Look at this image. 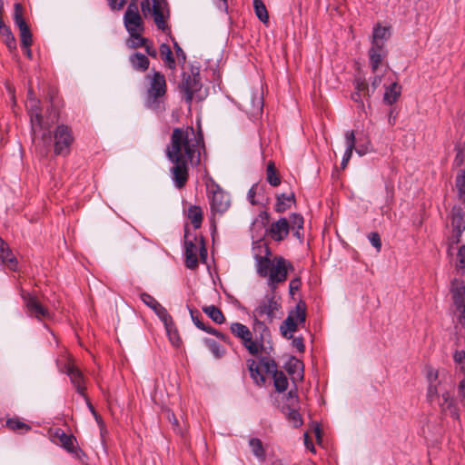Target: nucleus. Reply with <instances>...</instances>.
Segmentation results:
<instances>
[{
  "instance_id": "f257e3e1",
  "label": "nucleus",
  "mask_w": 465,
  "mask_h": 465,
  "mask_svg": "<svg viewBox=\"0 0 465 465\" xmlns=\"http://www.w3.org/2000/svg\"><path fill=\"white\" fill-rule=\"evenodd\" d=\"M202 148H204L202 131L195 134L193 126L175 127L166 146L165 154L169 161L182 159L195 162V165H198Z\"/></svg>"
},
{
  "instance_id": "f03ea898",
  "label": "nucleus",
  "mask_w": 465,
  "mask_h": 465,
  "mask_svg": "<svg viewBox=\"0 0 465 465\" xmlns=\"http://www.w3.org/2000/svg\"><path fill=\"white\" fill-rule=\"evenodd\" d=\"M256 272L260 277L267 278V284L272 292L280 283L287 280L289 271H293L292 264L282 256L271 258L272 251L266 243H259L253 248Z\"/></svg>"
},
{
  "instance_id": "7ed1b4c3",
  "label": "nucleus",
  "mask_w": 465,
  "mask_h": 465,
  "mask_svg": "<svg viewBox=\"0 0 465 465\" xmlns=\"http://www.w3.org/2000/svg\"><path fill=\"white\" fill-rule=\"evenodd\" d=\"M147 81L145 106L154 112L164 110L163 100L167 91L166 79L163 74L153 70L146 74Z\"/></svg>"
},
{
  "instance_id": "20e7f679",
  "label": "nucleus",
  "mask_w": 465,
  "mask_h": 465,
  "mask_svg": "<svg viewBox=\"0 0 465 465\" xmlns=\"http://www.w3.org/2000/svg\"><path fill=\"white\" fill-rule=\"evenodd\" d=\"M203 84L199 74H183L182 83L179 85L185 103L190 106L193 99L203 101L206 92L202 90Z\"/></svg>"
},
{
  "instance_id": "39448f33",
  "label": "nucleus",
  "mask_w": 465,
  "mask_h": 465,
  "mask_svg": "<svg viewBox=\"0 0 465 465\" xmlns=\"http://www.w3.org/2000/svg\"><path fill=\"white\" fill-rule=\"evenodd\" d=\"M230 330L236 338L241 340L242 346L250 354L256 356L261 352L263 348L262 342H258L252 339V333L246 325L240 322H232Z\"/></svg>"
},
{
  "instance_id": "423d86ee",
  "label": "nucleus",
  "mask_w": 465,
  "mask_h": 465,
  "mask_svg": "<svg viewBox=\"0 0 465 465\" xmlns=\"http://www.w3.org/2000/svg\"><path fill=\"white\" fill-rule=\"evenodd\" d=\"M74 135L71 127L64 124H58L54 132V153L56 155L70 153Z\"/></svg>"
},
{
  "instance_id": "0eeeda50",
  "label": "nucleus",
  "mask_w": 465,
  "mask_h": 465,
  "mask_svg": "<svg viewBox=\"0 0 465 465\" xmlns=\"http://www.w3.org/2000/svg\"><path fill=\"white\" fill-rule=\"evenodd\" d=\"M124 24L130 36H137L139 32H143V21L139 14L137 3L128 5L124 15Z\"/></svg>"
},
{
  "instance_id": "6e6552de",
  "label": "nucleus",
  "mask_w": 465,
  "mask_h": 465,
  "mask_svg": "<svg viewBox=\"0 0 465 465\" xmlns=\"http://www.w3.org/2000/svg\"><path fill=\"white\" fill-rule=\"evenodd\" d=\"M281 307V304L275 299L273 294L266 295L259 305L253 311V317L261 318L268 322H272L275 317V312Z\"/></svg>"
},
{
  "instance_id": "1a4fd4ad",
  "label": "nucleus",
  "mask_w": 465,
  "mask_h": 465,
  "mask_svg": "<svg viewBox=\"0 0 465 465\" xmlns=\"http://www.w3.org/2000/svg\"><path fill=\"white\" fill-rule=\"evenodd\" d=\"M59 370L60 371L66 373L69 376L70 381L74 386L76 391L87 399L85 395L86 387L84 385V375L80 370L74 365L71 360L68 359L66 362L59 366Z\"/></svg>"
},
{
  "instance_id": "9d476101",
  "label": "nucleus",
  "mask_w": 465,
  "mask_h": 465,
  "mask_svg": "<svg viewBox=\"0 0 465 465\" xmlns=\"http://www.w3.org/2000/svg\"><path fill=\"white\" fill-rule=\"evenodd\" d=\"M210 197L211 208L213 213H223L230 207V196L218 184H213Z\"/></svg>"
},
{
  "instance_id": "9b49d317",
  "label": "nucleus",
  "mask_w": 465,
  "mask_h": 465,
  "mask_svg": "<svg viewBox=\"0 0 465 465\" xmlns=\"http://www.w3.org/2000/svg\"><path fill=\"white\" fill-rule=\"evenodd\" d=\"M26 108L30 116L31 127L33 134L35 136L37 131L44 128V121L42 116V109L40 101L36 98H29L26 101Z\"/></svg>"
},
{
  "instance_id": "f8f14e48",
  "label": "nucleus",
  "mask_w": 465,
  "mask_h": 465,
  "mask_svg": "<svg viewBox=\"0 0 465 465\" xmlns=\"http://www.w3.org/2000/svg\"><path fill=\"white\" fill-rule=\"evenodd\" d=\"M173 163V166L171 168L172 178L174 183V185L181 189L183 188L187 180H188V165L189 163L195 165V162H189L185 160L179 159V161H170Z\"/></svg>"
},
{
  "instance_id": "ddd939ff",
  "label": "nucleus",
  "mask_w": 465,
  "mask_h": 465,
  "mask_svg": "<svg viewBox=\"0 0 465 465\" xmlns=\"http://www.w3.org/2000/svg\"><path fill=\"white\" fill-rule=\"evenodd\" d=\"M184 238L185 265L187 268L193 270L198 266L197 252H199V247L195 243V242L197 241V237L194 235L191 239L187 232V229H185Z\"/></svg>"
},
{
  "instance_id": "4468645a",
  "label": "nucleus",
  "mask_w": 465,
  "mask_h": 465,
  "mask_svg": "<svg viewBox=\"0 0 465 465\" xmlns=\"http://www.w3.org/2000/svg\"><path fill=\"white\" fill-rule=\"evenodd\" d=\"M388 54L387 46H381L380 45H371L368 55L372 74L378 73L380 67L383 64V62L388 56Z\"/></svg>"
},
{
  "instance_id": "2eb2a0df",
  "label": "nucleus",
  "mask_w": 465,
  "mask_h": 465,
  "mask_svg": "<svg viewBox=\"0 0 465 465\" xmlns=\"http://www.w3.org/2000/svg\"><path fill=\"white\" fill-rule=\"evenodd\" d=\"M291 230L289 221L285 217H281L278 221L272 223L267 230L268 235L275 242H282L287 238Z\"/></svg>"
},
{
  "instance_id": "dca6fc26",
  "label": "nucleus",
  "mask_w": 465,
  "mask_h": 465,
  "mask_svg": "<svg viewBox=\"0 0 465 465\" xmlns=\"http://www.w3.org/2000/svg\"><path fill=\"white\" fill-rule=\"evenodd\" d=\"M25 304L27 309V313L31 317H35L39 320L49 317V312L45 308L35 296L26 293L23 295Z\"/></svg>"
},
{
  "instance_id": "f3484780",
  "label": "nucleus",
  "mask_w": 465,
  "mask_h": 465,
  "mask_svg": "<svg viewBox=\"0 0 465 465\" xmlns=\"http://www.w3.org/2000/svg\"><path fill=\"white\" fill-rule=\"evenodd\" d=\"M451 226L453 228V241L458 243L460 241L461 233L465 230V213L460 207L452 209Z\"/></svg>"
},
{
  "instance_id": "a211bd4d",
  "label": "nucleus",
  "mask_w": 465,
  "mask_h": 465,
  "mask_svg": "<svg viewBox=\"0 0 465 465\" xmlns=\"http://www.w3.org/2000/svg\"><path fill=\"white\" fill-rule=\"evenodd\" d=\"M141 300L151 309L154 311L157 316L161 319V321L167 324V322L171 321V316L168 313L167 310L162 306L152 295L148 293H142Z\"/></svg>"
},
{
  "instance_id": "6ab92c4d",
  "label": "nucleus",
  "mask_w": 465,
  "mask_h": 465,
  "mask_svg": "<svg viewBox=\"0 0 465 465\" xmlns=\"http://www.w3.org/2000/svg\"><path fill=\"white\" fill-rule=\"evenodd\" d=\"M54 436L58 438L59 444L69 453L78 456L80 449L76 445V438L72 434H66L63 430L58 429Z\"/></svg>"
},
{
  "instance_id": "aec40b11",
  "label": "nucleus",
  "mask_w": 465,
  "mask_h": 465,
  "mask_svg": "<svg viewBox=\"0 0 465 465\" xmlns=\"http://www.w3.org/2000/svg\"><path fill=\"white\" fill-rule=\"evenodd\" d=\"M441 400L442 401L439 402L441 411L449 414L454 420H460L459 408L448 391L441 394Z\"/></svg>"
},
{
  "instance_id": "412c9836",
  "label": "nucleus",
  "mask_w": 465,
  "mask_h": 465,
  "mask_svg": "<svg viewBox=\"0 0 465 465\" xmlns=\"http://www.w3.org/2000/svg\"><path fill=\"white\" fill-rule=\"evenodd\" d=\"M453 302L457 310H461V307L465 306V285L462 282L454 280L451 282L450 289Z\"/></svg>"
},
{
  "instance_id": "4be33fe9",
  "label": "nucleus",
  "mask_w": 465,
  "mask_h": 465,
  "mask_svg": "<svg viewBox=\"0 0 465 465\" xmlns=\"http://www.w3.org/2000/svg\"><path fill=\"white\" fill-rule=\"evenodd\" d=\"M391 35V32L390 26H381L380 25H377L373 28L371 45L386 46V43L390 39Z\"/></svg>"
},
{
  "instance_id": "5701e85b",
  "label": "nucleus",
  "mask_w": 465,
  "mask_h": 465,
  "mask_svg": "<svg viewBox=\"0 0 465 465\" xmlns=\"http://www.w3.org/2000/svg\"><path fill=\"white\" fill-rule=\"evenodd\" d=\"M346 150L342 157L341 167L346 168L350 159L351 158L352 153L355 148V134L354 131H349L345 134Z\"/></svg>"
},
{
  "instance_id": "b1692460",
  "label": "nucleus",
  "mask_w": 465,
  "mask_h": 465,
  "mask_svg": "<svg viewBox=\"0 0 465 465\" xmlns=\"http://www.w3.org/2000/svg\"><path fill=\"white\" fill-rule=\"evenodd\" d=\"M132 67L139 72H145L149 68L150 61L146 55L142 53L135 52L129 57Z\"/></svg>"
},
{
  "instance_id": "393cba45",
  "label": "nucleus",
  "mask_w": 465,
  "mask_h": 465,
  "mask_svg": "<svg viewBox=\"0 0 465 465\" xmlns=\"http://www.w3.org/2000/svg\"><path fill=\"white\" fill-rule=\"evenodd\" d=\"M295 203V196L293 193L290 194L282 193L276 196V203L274 210L277 213H284L291 208L292 204Z\"/></svg>"
},
{
  "instance_id": "a878e982",
  "label": "nucleus",
  "mask_w": 465,
  "mask_h": 465,
  "mask_svg": "<svg viewBox=\"0 0 465 465\" xmlns=\"http://www.w3.org/2000/svg\"><path fill=\"white\" fill-rule=\"evenodd\" d=\"M401 85L398 84V83H391L389 86L385 88L383 102L389 105L393 104L401 96Z\"/></svg>"
},
{
  "instance_id": "bb28decb",
  "label": "nucleus",
  "mask_w": 465,
  "mask_h": 465,
  "mask_svg": "<svg viewBox=\"0 0 465 465\" xmlns=\"http://www.w3.org/2000/svg\"><path fill=\"white\" fill-rule=\"evenodd\" d=\"M0 34L4 37V41L9 50L16 49V40L8 25L5 24L0 17Z\"/></svg>"
},
{
  "instance_id": "cd10ccee",
  "label": "nucleus",
  "mask_w": 465,
  "mask_h": 465,
  "mask_svg": "<svg viewBox=\"0 0 465 465\" xmlns=\"http://www.w3.org/2000/svg\"><path fill=\"white\" fill-rule=\"evenodd\" d=\"M282 335L286 339H292V332L297 331V322L294 321V315L289 314L280 326Z\"/></svg>"
},
{
  "instance_id": "c85d7f7f",
  "label": "nucleus",
  "mask_w": 465,
  "mask_h": 465,
  "mask_svg": "<svg viewBox=\"0 0 465 465\" xmlns=\"http://www.w3.org/2000/svg\"><path fill=\"white\" fill-rule=\"evenodd\" d=\"M203 213L200 206L191 205L187 210V218L192 223L194 229H199L202 225Z\"/></svg>"
},
{
  "instance_id": "c756f323",
  "label": "nucleus",
  "mask_w": 465,
  "mask_h": 465,
  "mask_svg": "<svg viewBox=\"0 0 465 465\" xmlns=\"http://www.w3.org/2000/svg\"><path fill=\"white\" fill-rule=\"evenodd\" d=\"M159 51L165 66L172 70L175 69L176 64L170 46L167 44H162Z\"/></svg>"
},
{
  "instance_id": "7c9ffc66",
  "label": "nucleus",
  "mask_w": 465,
  "mask_h": 465,
  "mask_svg": "<svg viewBox=\"0 0 465 465\" xmlns=\"http://www.w3.org/2000/svg\"><path fill=\"white\" fill-rule=\"evenodd\" d=\"M203 312L217 324H222L225 322L223 312L214 305L203 306Z\"/></svg>"
},
{
  "instance_id": "2f4dec72",
  "label": "nucleus",
  "mask_w": 465,
  "mask_h": 465,
  "mask_svg": "<svg viewBox=\"0 0 465 465\" xmlns=\"http://www.w3.org/2000/svg\"><path fill=\"white\" fill-rule=\"evenodd\" d=\"M0 259L7 268H9L12 271H16L17 260L9 247L5 248L4 251H1Z\"/></svg>"
},
{
  "instance_id": "473e14b6",
  "label": "nucleus",
  "mask_w": 465,
  "mask_h": 465,
  "mask_svg": "<svg viewBox=\"0 0 465 465\" xmlns=\"http://www.w3.org/2000/svg\"><path fill=\"white\" fill-rule=\"evenodd\" d=\"M282 412L294 428H299L302 425V418L296 409H292L289 406L282 407Z\"/></svg>"
},
{
  "instance_id": "72a5a7b5",
  "label": "nucleus",
  "mask_w": 465,
  "mask_h": 465,
  "mask_svg": "<svg viewBox=\"0 0 465 465\" xmlns=\"http://www.w3.org/2000/svg\"><path fill=\"white\" fill-rule=\"evenodd\" d=\"M247 366L250 371L251 377L253 379L255 383L262 384L265 381L264 376L260 371L259 365L252 359L247 361Z\"/></svg>"
},
{
  "instance_id": "f704fd0d",
  "label": "nucleus",
  "mask_w": 465,
  "mask_h": 465,
  "mask_svg": "<svg viewBox=\"0 0 465 465\" xmlns=\"http://www.w3.org/2000/svg\"><path fill=\"white\" fill-rule=\"evenodd\" d=\"M266 180L272 186L274 187L281 183V178L272 161H270L267 164Z\"/></svg>"
},
{
  "instance_id": "c9c22d12",
  "label": "nucleus",
  "mask_w": 465,
  "mask_h": 465,
  "mask_svg": "<svg viewBox=\"0 0 465 465\" xmlns=\"http://www.w3.org/2000/svg\"><path fill=\"white\" fill-rule=\"evenodd\" d=\"M286 371L290 374H296L297 378L301 380L303 378V363L296 358L290 360V361L287 363Z\"/></svg>"
},
{
  "instance_id": "e433bc0d",
  "label": "nucleus",
  "mask_w": 465,
  "mask_h": 465,
  "mask_svg": "<svg viewBox=\"0 0 465 465\" xmlns=\"http://www.w3.org/2000/svg\"><path fill=\"white\" fill-rule=\"evenodd\" d=\"M249 446L256 458L262 460H265V450L261 440L257 438H252L249 440Z\"/></svg>"
},
{
  "instance_id": "4c0bfd02",
  "label": "nucleus",
  "mask_w": 465,
  "mask_h": 465,
  "mask_svg": "<svg viewBox=\"0 0 465 465\" xmlns=\"http://www.w3.org/2000/svg\"><path fill=\"white\" fill-rule=\"evenodd\" d=\"M23 5L20 3L15 4L14 6V22L15 25L19 28V31L23 30L24 28L29 27L26 24L25 20L23 17Z\"/></svg>"
},
{
  "instance_id": "58836bf2",
  "label": "nucleus",
  "mask_w": 465,
  "mask_h": 465,
  "mask_svg": "<svg viewBox=\"0 0 465 465\" xmlns=\"http://www.w3.org/2000/svg\"><path fill=\"white\" fill-rule=\"evenodd\" d=\"M253 8L259 20L267 23L269 15L264 3L262 0H253Z\"/></svg>"
},
{
  "instance_id": "ea45409f",
  "label": "nucleus",
  "mask_w": 465,
  "mask_h": 465,
  "mask_svg": "<svg viewBox=\"0 0 465 465\" xmlns=\"http://www.w3.org/2000/svg\"><path fill=\"white\" fill-rule=\"evenodd\" d=\"M167 331V335L169 337V341L174 347H179L181 344V338L177 330L174 328L172 320L167 322V324H164Z\"/></svg>"
},
{
  "instance_id": "a19ab883",
  "label": "nucleus",
  "mask_w": 465,
  "mask_h": 465,
  "mask_svg": "<svg viewBox=\"0 0 465 465\" xmlns=\"http://www.w3.org/2000/svg\"><path fill=\"white\" fill-rule=\"evenodd\" d=\"M274 386L277 391H284L288 387V380L285 374L278 371L273 374Z\"/></svg>"
},
{
  "instance_id": "79ce46f5",
  "label": "nucleus",
  "mask_w": 465,
  "mask_h": 465,
  "mask_svg": "<svg viewBox=\"0 0 465 465\" xmlns=\"http://www.w3.org/2000/svg\"><path fill=\"white\" fill-rule=\"evenodd\" d=\"M204 343L208 347V349L211 351V352L213 354V356L217 359L221 358L224 351L222 350L221 345L212 339H205Z\"/></svg>"
},
{
  "instance_id": "37998d69",
  "label": "nucleus",
  "mask_w": 465,
  "mask_h": 465,
  "mask_svg": "<svg viewBox=\"0 0 465 465\" xmlns=\"http://www.w3.org/2000/svg\"><path fill=\"white\" fill-rule=\"evenodd\" d=\"M6 426L14 431L23 430L27 431L31 429V427L28 424L21 421L18 419H8L6 420Z\"/></svg>"
},
{
  "instance_id": "c03bdc74",
  "label": "nucleus",
  "mask_w": 465,
  "mask_h": 465,
  "mask_svg": "<svg viewBox=\"0 0 465 465\" xmlns=\"http://www.w3.org/2000/svg\"><path fill=\"white\" fill-rule=\"evenodd\" d=\"M260 361L267 373L273 375L276 371H278L277 364L274 360L263 357Z\"/></svg>"
},
{
  "instance_id": "a18cd8bd",
  "label": "nucleus",
  "mask_w": 465,
  "mask_h": 465,
  "mask_svg": "<svg viewBox=\"0 0 465 465\" xmlns=\"http://www.w3.org/2000/svg\"><path fill=\"white\" fill-rule=\"evenodd\" d=\"M456 187L460 197L465 194V170L459 171L456 176Z\"/></svg>"
},
{
  "instance_id": "49530a36",
  "label": "nucleus",
  "mask_w": 465,
  "mask_h": 465,
  "mask_svg": "<svg viewBox=\"0 0 465 465\" xmlns=\"http://www.w3.org/2000/svg\"><path fill=\"white\" fill-rule=\"evenodd\" d=\"M20 38H21V46L22 47H30L31 46V45L33 43V39H32V34H31L29 27L24 28L23 30L20 31Z\"/></svg>"
},
{
  "instance_id": "de8ad7c7",
  "label": "nucleus",
  "mask_w": 465,
  "mask_h": 465,
  "mask_svg": "<svg viewBox=\"0 0 465 465\" xmlns=\"http://www.w3.org/2000/svg\"><path fill=\"white\" fill-rule=\"evenodd\" d=\"M289 223L291 225V229H295V228L303 229L304 220H303V217L299 213H292L290 216Z\"/></svg>"
},
{
  "instance_id": "09e8293b",
  "label": "nucleus",
  "mask_w": 465,
  "mask_h": 465,
  "mask_svg": "<svg viewBox=\"0 0 465 465\" xmlns=\"http://www.w3.org/2000/svg\"><path fill=\"white\" fill-rule=\"evenodd\" d=\"M427 399L430 402H433L435 400H440L437 384L432 381H430V385L428 387Z\"/></svg>"
},
{
  "instance_id": "8fccbe9b",
  "label": "nucleus",
  "mask_w": 465,
  "mask_h": 465,
  "mask_svg": "<svg viewBox=\"0 0 465 465\" xmlns=\"http://www.w3.org/2000/svg\"><path fill=\"white\" fill-rule=\"evenodd\" d=\"M356 92L363 94L364 96L370 98L371 96V90L364 80H357L355 84Z\"/></svg>"
},
{
  "instance_id": "3c124183",
  "label": "nucleus",
  "mask_w": 465,
  "mask_h": 465,
  "mask_svg": "<svg viewBox=\"0 0 465 465\" xmlns=\"http://www.w3.org/2000/svg\"><path fill=\"white\" fill-rule=\"evenodd\" d=\"M290 314L294 315V321L297 322V324L303 323L306 320L305 309L302 308L300 304H298L295 311L292 312Z\"/></svg>"
},
{
  "instance_id": "603ef678",
  "label": "nucleus",
  "mask_w": 465,
  "mask_h": 465,
  "mask_svg": "<svg viewBox=\"0 0 465 465\" xmlns=\"http://www.w3.org/2000/svg\"><path fill=\"white\" fill-rule=\"evenodd\" d=\"M190 313L195 326L202 331L206 330L207 325L201 320V314L198 312H193L192 309H190Z\"/></svg>"
},
{
  "instance_id": "864d4df0",
  "label": "nucleus",
  "mask_w": 465,
  "mask_h": 465,
  "mask_svg": "<svg viewBox=\"0 0 465 465\" xmlns=\"http://www.w3.org/2000/svg\"><path fill=\"white\" fill-rule=\"evenodd\" d=\"M457 267L465 272V245L460 247L457 253Z\"/></svg>"
},
{
  "instance_id": "5fc2aeb1",
  "label": "nucleus",
  "mask_w": 465,
  "mask_h": 465,
  "mask_svg": "<svg viewBox=\"0 0 465 465\" xmlns=\"http://www.w3.org/2000/svg\"><path fill=\"white\" fill-rule=\"evenodd\" d=\"M384 74H385V72L382 74H379V72L374 74V76L372 77V79L371 81V89L370 90H371V95L373 94L375 90L381 85Z\"/></svg>"
},
{
  "instance_id": "6e6d98bb",
  "label": "nucleus",
  "mask_w": 465,
  "mask_h": 465,
  "mask_svg": "<svg viewBox=\"0 0 465 465\" xmlns=\"http://www.w3.org/2000/svg\"><path fill=\"white\" fill-rule=\"evenodd\" d=\"M153 15L154 23L158 29L164 31L166 28L165 25V16H164V11L162 13H157Z\"/></svg>"
},
{
  "instance_id": "4d7b16f0",
  "label": "nucleus",
  "mask_w": 465,
  "mask_h": 465,
  "mask_svg": "<svg viewBox=\"0 0 465 465\" xmlns=\"http://www.w3.org/2000/svg\"><path fill=\"white\" fill-rule=\"evenodd\" d=\"M143 32H139L137 36H131L133 41L130 45L132 48L143 47L146 45L147 39L142 36Z\"/></svg>"
},
{
  "instance_id": "13d9d810",
  "label": "nucleus",
  "mask_w": 465,
  "mask_h": 465,
  "mask_svg": "<svg viewBox=\"0 0 465 465\" xmlns=\"http://www.w3.org/2000/svg\"><path fill=\"white\" fill-rule=\"evenodd\" d=\"M368 239L370 242L376 248V250L379 252L381 248V241L380 234L378 232H371L368 235Z\"/></svg>"
},
{
  "instance_id": "bf43d9fd",
  "label": "nucleus",
  "mask_w": 465,
  "mask_h": 465,
  "mask_svg": "<svg viewBox=\"0 0 465 465\" xmlns=\"http://www.w3.org/2000/svg\"><path fill=\"white\" fill-rule=\"evenodd\" d=\"M153 6H152V13L153 15H155L157 13H162L164 11V7L166 5V3L164 0H152Z\"/></svg>"
},
{
  "instance_id": "052dcab7",
  "label": "nucleus",
  "mask_w": 465,
  "mask_h": 465,
  "mask_svg": "<svg viewBox=\"0 0 465 465\" xmlns=\"http://www.w3.org/2000/svg\"><path fill=\"white\" fill-rule=\"evenodd\" d=\"M454 361L460 365L461 371H465V351H457L454 353Z\"/></svg>"
},
{
  "instance_id": "680f3d73",
  "label": "nucleus",
  "mask_w": 465,
  "mask_h": 465,
  "mask_svg": "<svg viewBox=\"0 0 465 465\" xmlns=\"http://www.w3.org/2000/svg\"><path fill=\"white\" fill-rule=\"evenodd\" d=\"M108 5L113 11H119L124 8L126 4V0H107Z\"/></svg>"
},
{
  "instance_id": "e2e57ef3",
  "label": "nucleus",
  "mask_w": 465,
  "mask_h": 465,
  "mask_svg": "<svg viewBox=\"0 0 465 465\" xmlns=\"http://www.w3.org/2000/svg\"><path fill=\"white\" fill-rule=\"evenodd\" d=\"M301 286H302L301 279L299 277L293 278L292 280H291V282L289 283L290 293L292 295H293L295 292L300 290Z\"/></svg>"
},
{
  "instance_id": "0e129e2a",
  "label": "nucleus",
  "mask_w": 465,
  "mask_h": 465,
  "mask_svg": "<svg viewBox=\"0 0 465 465\" xmlns=\"http://www.w3.org/2000/svg\"><path fill=\"white\" fill-rule=\"evenodd\" d=\"M199 244H200V246H199L200 259L202 262H205V261L207 259V249L205 247L204 241H203V237L200 238Z\"/></svg>"
},
{
  "instance_id": "69168bd1",
  "label": "nucleus",
  "mask_w": 465,
  "mask_h": 465,
  "mask_svg": "<svg viewBox=\"0 0 465 465\" xmlns=\"http://www.w3.org/2000/svg\"><path fill=\"white\" fill-rule=\"evenodd\" d=\"M292 344L294 348L297 349L298 351L303 352L305 350L303 338L302 337H296L292 339Z\"/></svg>"
},
{
  "instance_id": "338daca9",
  "label": "nucleus",
  "mask_w": 465,
  "mask_h": 465,
  "mask_svg": "<svg viewBox=\"0 0 465 465\" xmlns=\"http://www.w3.org/2000/svg\"><path fill=\"white\" fill-rule=\"evenodd\" d=\"M265 322L263 319L261 318H255L253 320V330L254 331H264L267 330V327L265 325Z\"/></svg>"
},
{
  "instance_id": "774afa93",
  "label": "nucleus",
  "mask_w": 465,
  "mask_h": 465,
  "mask_svg": "<svg viewBox=\"0 0 465 465\" xmlns=\"http://www.w3.org/2000/svg\"><path fill=\"white\" fill-rule=\"evenodd\" d=\"M458 393H459V396L460 397V401L463 402V404L465 406V380H462L459 383Z\"/></svg>"
}]
</instances>
